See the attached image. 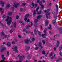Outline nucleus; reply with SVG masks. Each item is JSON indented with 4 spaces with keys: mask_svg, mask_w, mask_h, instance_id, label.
<instances>
[{
    "mask_svg": "<svg viewBox=\"0 0 62 62\" xmlns=\"http://www.w3.org/2000/svg\"><path fill=\"white\" fill-rule=\"evenodd\" d=\"M7 19L5 20V21L6 22H8V20L9 19V21L7 23V24L9 25L11 24V22L12 21V20H11L12 19V18L11 17H9L8 16H7Z\"/></svg>",
    "mask_w": 62,
    "mask_h": 62,
    "instance_id": "obj_1",
    "label": "nucleus"
},
{
    "mask_svg": "<svg viewBox=\"0 0 62 62\" xmlns=\"http://www.w3.org/2000/svg\"><path fill=\"white\" fill-rule=\"evenodd\" d=\"M31 6L32 7H31V8H33L34 7V6H35V8H36L37 7L38 5L37 4H35H35H34V3H31Z\"/></svg>",
    "mask_w": 62,
    "mask_h": 62,
    "instance_id": "obj_2",
    "label": "nucleus"
},
{
    "mask_svg": "<svg viewBox=\"0 0 62 62\" xmlns=\"http://www.w3.org/2000/svg\"><path fill=\"white\" fill-rule=\"evenodd\" d=\"M1 49H0V52L1 53H2L4 51H5V50H6V48L5 47L3 46H1Z\"/></svg>",
    "mask_w": 62,
    "mask_h": 62,
    "instance_id": "obj_3",
    "label": "nucleus"
},
{
    "mask_svg": "<svg viewBox=\"0 0 62 62\" xmlns=\"http://www.w3.org/2000/svg\"><path fill=\"white\" fill-rule=\"evenodd\" d=\"M39 9V7H38L37 8L35 11L36 12H37V14H41V11L40 10L39 11V12H38V9Z\"/></svg>",
    "mask_w": 62,
    "mask_h": 62,
    "instance_id": "obj_4",
    "label": "nucleus"
},
{
    "mask_svg": "<svg viewBox=\"0 0 62 62\" xmlns=\"http://www.w3.org/2000/svg\"><path fill=\"white\" fill-rule=\"evenodd\" d=\"M51 14V13L50 12H47L46 14V17L47 19H48L49 18V17L48 16V15H50Z\"/></svg>",
    "mask_w": 62,
    "mask_h": 62,
    "instance_id": "obj_5",
    "label": "nucleus"
},
{
    "mask_svg": "<svg viewBox=\"0 0 62 62\" xmlns=\"http://www.w3.org/2000/svg\"><path fill=\"white\" fill-rule=\"evenodd\" d=\"M0 11H1V14H3L4 12V9L1 8H0Z\"/></svg>",
    "mask_w": 62,
    "mask_h": 62,
    "instance_id": "obj_6",
    "label": "nucleus"
},
{
    "mask_svg": "<svg viewBox=\"0 0 62 62\" xmlns=\"http://www.w3.org/2000/svg\"><path fill=\"white\" fill-rule=\"evenodd\" d=\"M29 14H27L25 15V18H24V20L25 21L27 20V18L29 16Z\"/></svg>",
    "mask_w": 62,
    "mask_h": 62,
    "instance_id": "obj_7",
    "label": "nucleus"
},
{
    "mask_svg": "<svg viewBox=\"0 0 62 62\" xmlns=\"http://www.w3.org/2000/svg\"><path fill=\"white\" fill-rule=\"evenodd\" d=\"M30 40H28V39H26L25 40V43L26 44H28L29 42L28 41Z\"/></svg>",
    "mask_w": 62,
    "mask_h": 62,
    "instance_id": "obj_8",
    "label": "nucleus"
},
{
    "mask_svg": "<svg viewBox=\"0 0 62 62\" xmlns=\"http://www.w3.org/2000/svg\"><path fill=\"white\" fill-rule=\"evenodd\" d=\"M0 4H1L2 5V7H4V4H5V3L2 1H0Z\"/></svg>",
    "mask_w": 62,
    "mask_h": 62,
    "instance_id": "obj_9",
    "label": "nucleus"
},
{
    "mask_svg": "<svg viewBox=\"0 0 62 62\" xmlns=\"http://www.w3.org/2000/svg\"><path fill=\"white\" fill-rule=\"evenodd\" d=\"M19 6V4L18 3H14V6L15 8H17Z\"/></svg>",
    "mask_w": 62,
    "mask_h": 62,
    "instance_id": "obj_10",
    "label": "nucleus"
},
{
    "mask_svg": "<svg viewBox=\"0 0 62 62\" xmlns=\"http://www.w3.org/2000/svg\"><path fill=\"white\" fill-rule=\"evenodd\" d=\"M13 49L14 51H16L17 50V46H14L13 48Z\"/></svg>",
    "mask_w": 62,
    "mask_h": 62,
    "instance_id": "obj_11",
    "label": "nucleus"
},
{
    "mask_svg": "<svg viewBox=\"0 0 62 62\" xmlns=\"http://www.w3.org/2000/svg\"><path fill=\"white\" fill-rule=\"evenodd\" d=\"M57 15L55 14L53 15V18H54L55 19V20H56V19H57Z\"/></svg>",
    "mask_w": 62,
    "mask_h": 62,
    "instance_id": "obj_12",
    "label": "nucleus"
},
{
    "mask_svg": "<svg viewBox=\"0 0 62 62\" xmlns=\"http://www.w3.org/2000/svg\"><path fill=\"white\" fill-rule=\"evenodd\" d=\"M11 44L10 43V42H8L7 43V45L8 46H9V47H10Z\"/></svg>",
    "mask_w": 62,
    "mask_h": 62,
    "instance_id": "obj_13",
    "label": "nucleus"
},
{
    "mask_svg": "<svg viewBox=\"0 0 62 62\" xmlns=\"http://www.w3.org/2000/svg\"><path fill=\"white\" fill-rule=\"evenodd\" d=\"M49 20H46V24H45V26H47L48 25V23Z\"/></svg>",
    "mask_w": 62,
    "mask_h": 62,
    "instance_id": "obj_14",
    "label": "nucleus"
},
{
    "mask_svg": "<svg viewBox=\"0 0 62 62\" xmlns=\"http://www.w3.org/2000/svg\"><path fill=\"white\" fill-rule=\"evenodd\" d=\"M59 41H57V43L56 44V45H57V46H56V47H58L59 46Z\"/></svg>",
    "mask_w": 62,
    "mask_h": 62,
    "instance_id": "obj_15",
    "label": "nucleus"
},
{
    "mask_svg": "<svg viewBox=\"0 0 62 62\" xmlns=\"http://www.w3.org/2000/svg\"><path fill=\"white\" fill-rule=\"evenodd\" d=\"M30 48L29 47H27L26 48L25 50L26 51H29V49Z\"/></svg>",
    "mask_w": 62,
    "mask_h": 62,
    "instance_id": "obj_16",
    "label": "nucleus"
},
{
    "mask_svg": "<svg viewBox=\"0 0 62 62\" xmlns=\"http://www.w3.org/2000/svg\"><path fill=\"white\" fill-rule=\"evenodd\" d=\"M20 58L21 59H23L25 58V56L24 55H23L22 56H20Z\"/></svg>",
    "mask_w": 62,
    "mask_h": 62,
    "instance_id": "obj_17",
    "label": "nucleus"
},
{
    "mask_svg": "<svg viewBox=\"0 0 62 62\" xmlns=\"http://www.w3.org/2000/svg\"><path fill=\"white\" fill-rule=\"evenodd\" d=\"M62 45H61L60 46L59 48V51H61L62 50Z\"/></svg>",
    "mask_w": 62,
    "mask_h": 62,
    "instance_id": "obj_18",
    "label": "nucleus"
},
{
    "mask_svg": "<svg viewBox=\"0 0 62 62\" xmlns=\"http://www.w3.org/2000/svg\"><path fill=\"white\" fill-rule=\"evenodd\" d=\"M42 16L41 15H39L37 17V19H40L42 17Z\"/></svg>",
    "mask_w": 62,
    "mask_h": 62,
    "instance_id": "obj_19",
    "label": "nucleus"
},
{
    "mask_svg": "<svg viewBox=\"0 0 62 62\" xmlns=\"http://www.w3.org/2000/svg\"><path fill=\"white\" fill-rule=\"evenodd\" d=\"M36 11H35V10H34L33 11V15L34 16H35V15H36Z\"/></svg>",
    "mask_w": 62,
    "mask_h": 62,
    "instance_id": "obj_20",
    "label": "nucleus"
},
{
    "mask_svg": "<svg viewBox=\"0 0 62 62\" xmlns=\"http://www.w3.org/2000/svg\"><path fill=\"white\" fill-rule=\"evenodd\" d=\"M23 31L25 32L26 33H28V31H27L26 30V29H23Z\"/></svg>",
    "mask_w": 62,
    "mask_h": 62,
    "instance_id": "obj_21",
    "label": "nucleus"
},
{
    "mask_svg": "<svg viewBox=\"0 0 62 62\" xmlns=\"http://www.w3.org/2000/svg\"><path fill=\"white\" fill-rule=\"evenodd\" d=\"M42 54H45L46 53H45V51L44 50H43L42 51Z\"/></svg>",
    "mask_w": 62,
    "mask_h": 62,
    "instance_id": "obj_22",
    "label": "nucleus"
},
{
    "mask_svg": "<svg viewBox=\"0 0 62 62\" xmlns=\"http://www.w3.org/2000/svg\"><path fill=\"white\" fill-rule=\"evenodd\" d=\"M49 27H48V29L51 30V29H52V27H51V24H49Z\"/></svg>",
    "mask_w": 62,
    "mask_h": 62,
    "instance_id": "obj_23",
    "label": "nucleus"
},
{
    "mask_svg": "<svg viewBox=\"0 0 62 62\" xmlns=\"http://www.w3.org/2000/svg\"><path fill=\"white\" fill-rule=\"evenodd\" d=\"M39 46L40 47H41V48H42V46H41V42H40L39 43Z\"/></svg>",
    "mask_w": 62,
    "mask_h": 62,
    "instance_id": "obj_24",
    "label": "nucleus"
},
{
    "mask_svg": "<svg viewBox=\"0 0 62 62\" xmlns=\"http://www.w3.org/2000/svg\"><path fill=\"white\" fill-rule=\"evenodd\" d=\"M60 33L61 34L62 33V28L60 29Z\"/></svg>",
    "mask_w": 62,
    "mask_h": 62,
    "instance_id": "obj_25",
    "label": "nucleus"
},
{
    "mask_svg": "<svg viewBox=\"0 0 62 62\" xmlns=\"http://www.w3.org/2000/svg\"><path fill=\"white\" fill-rule=\"evenodd\" d=\"M10 7V4H8L6 6V8H9Z\"/></svg>",
    "mask_w": 62,
    "mask_h": 62,
    "instance_id": "obj_26",
    "label": "nucleus"
},
{
    "mask_svg": "<svg viewBox=\"0 0 62 62\" xmlns=\"http://www.w3.org/2000/svg\"><path fill=\"white\" fill-rule=\"evenodd\" d=\"M29 27H30V26H29V25H28L26 27V29H28Z\"/></svg>",
    "mask_w": 62,
    "mask_h": 62,
    "instance_id": "obj_27",
    "label": "nucleus"
},
{
    "mask_svg": "<svg viewBox=\"0 0 62 62\" xmlns=\"http://www.w3.org/2000/svg\"><path fill=\"white\" fill-rule=\"evenodd\" d=\"M14 26L15 28H16V22H15V23L14 25Z\"/></svg>",
    "mask_w": 62,
    "mask_h": 62,
    "instance_id": "obj_28",
    "label": "nucleus"
},
{
    "mask_svg": "<svg viewBox=\"0 0 62 62\" xmlns=\"http://www.w3.org/2000/svg\"><path fill=\"white\" fill-rule=\"evenodd\" d=\"M12 12H9L8 13V15H12Z\"/></svg>",
    "mask_w": 62,
    "mask_h": 62,
    "instance_id": "obj_29",
    "label": "nucleus"
},
{
    "mask_svg": "<svg viewBox=\"0 0 62 62\" xmlns=\"http://www.w3.org/2000/svg\"><path fill=\"white\" fill-rule=\"evenodd\" d=\"M52 23L53 24H54L55 23V20H53L52 21Z\"/></svg>",
    "mask_w": 62,
    "mask_h": 62,
    "instance_id": "obj_30",
    "label": "nucleus"
},
{
    "mask_svg": "<svg viewBox=\"0 0 62 62\" xmlns=\"http://www.w3.org/2000/svg\"><path fill=\"white\" fill-rule=\"evenodd\" d=\"M38 22V19H35L34 20V22L35 23H37Z\"/></svg>",
    "mask_w": 62,
    "mask_h": 62,
    "instance_id": "obj_31",
    "label": "nucleus"
},
{
    "mask_svg": "<svg viewBox=\"0 0 62 62\" xmlns=\"http://www.w3.org/2000/svg\"><path fill=\"white\" fill-rule=\"evenodd\" d=\"M38 34H39V36L40 37H41V34H40V32L39 31H38Z\"/></svg>",
    "mask_w": 62,
    "mask_h": 62,
    "instance_id": "obj_32",
    "label": "nucleus"
},
{
    "mask_svg": "<svg viewBox=\"0 0 62 62\" xmlns=\"http://www.w3.org/2000/svg\"><path fill=\"white\" fill-rule=\"evenodd\" d=\"M42 37H43L44 36H46V34H42Z\"/></svg>",
    "mask_w": 62,
    "mask_h": 62,
    "instance_id": "obj_33",
    "label": "nucleus"
},
{
    "mask_svg": "<svg viewBox=\"0 0 62 62\" xmlns=\"http://www.w3.org/2000/svg\"><path fill=\"white\" fill-rule=\"evenodd\" d=\"M39 49V47H36L34 48L35 50H37Z\"/></svg>",
    "mask_w": 62,
    "mask_h": 62,
    "instance_id": "obj_34",
    "label": "nucleus"
},
{
    "mask_svg": "<svg viewBox=\"0 0 62 62\" xmlns=\"http://www.w3.org/2000/svg\"><path fill=\"white\" fill-rule=\"evenodd\" d=\"M55 6L56 7L57 10H58V5L56 4V5Z\"/></svg>",
    "mask_w": 62,
    "mask_h": 62,
    "instance_id": "obj_35",
    "label": "nucleus"
},
{
    "mask_svg": "<svg viewBox=\"0 0 62 62\" xmlns=\"http://www.w3.org/2000/svg\"><path fill=\"white\" fill-rule=\"evenodd\" d=\"M47 30V28H46L44 30V33H46V31Z\"/></svg>",
    "mask_w": 62,
    "mask_h": 62,
    "instance_id": "obj_36",
    "label": "nucleus"
},
{
    "mask_svg": "<svg viewBox=\"0 0 62 62\" xmlns=\"http://www.w3.org/2000/svg\"><path fill=\"white\" fill-rule=\"evenodd\" d=\"M2 18H3V19H4V18H6V16H5V15H4L2 16Z\"/></svg>",
    "mask_w": 62,
    "mask_h": 62,
    "instance_id": "obj_37",
    "label": "nucleus"
},
{
    "mask_svg": "<svg viewBox=\"0 0 62 62\" xmlns=\"http://www.w3.org/2000/svg\"><path fill=\"white\" fill-rule=\"evenodd\" d=\"M59 60H61V58H59V59H58L57 60V61H59Z\"/></svg>",
    "mask_w": 62,
    "mask_h": 62,
    "instance_id": "obj_38",
    "label": "nucleus"
},
{
    "mask_svg": "<svg viewBox=\"0 0 62 62\" xmlns=\"http://www.w3.org/2000/svg\"><path fill=\"white\" fill-rule=\"evenodd\" d=\"M18 38H20V39H21V36L20 35H18Z\"/></svg>",
    "mask_w": 62,
    "mask_h": 62,
    "instance_id": "obj_39",
    "label": "nucleus"
},
{
    "mask_svg": "<svg viewBox=\"0 0 62 62\" xmlns=\"http://www.w3.org/2000/svg\"><path fill=\"white\" fill-rule=\"evenodd\" d=\"M35 40V39L34 38H33L32 39V41H34Z\"/></svg>",
    "mask_w": 62,
    "mask_h": 62,
    "instance_id": "obj_40",
    "label": "nucleus"
},
{
    "mask_svg": "<svg viewBox=\"0 0 62 62\" xmlns=\"http://www.w3.org/2000/svg\"><path fill=\"white\" fill-rule=\"evenodd\" d=\"M44 8V6L42 5L41 6V8Z\"/></svg>",
    "mask_w": 62,
    "mask_h": 62,
    "instance_id": "obj_41",
    "label": "nucleus"
},
{
    "mask_svg": "<svg viewBox=\"0 0 62 62\" xmlns=\"http://www.w3.org/2000/svg\"><path fill=\"white\" fill-rule=\"evenodd\" d=\"M19 18V16H18V15H16V19H18Z\"/></svg>",
    "mask_w": 62,
    "mask_h": 62,
    "instance_id": "obj_42",
    "label": "nucleus"
},
{
    "mask_svg": "<svg viewBox=\"0 0 62 62\" xmlns=\"http://www.w3.org/2000/svg\"><path fill=\"white\" fill-rule=\"evenodd\" d=\"M26 4L25 3H23V6H25Z\"/></svg>",
    "mask_w": 62,
    "mask_h": 62,
    "instance_id": "obj_43",
    "label": "nucleus"
},
{
    "mask_svg": "<svg viewBox=\"0 0 62 62\" xmlns=\"http://www.w3.org/2000/svg\"><path fill=\"white\" fill-rule=\"evenodd\" d=\"M53 49L54 51H56V47H54Z\"/></svg>",
    "mask_w": 62,
    "mask_h": 62,
    "instance_id": "obj_44",
    "label": "nucleus"
},
{
    "mask_svg": "<svg viewBox=\"0 0 62 62\" xmlns=\"http://www.w3.org/2000/svg\"><path fill=\"white\" fill-rule=\"evenodd\" d=\"M42 42L44 44H45V41H44V40H43Z\"/></svg>",
    "mask_w": 62,
    "mask_h": 62,
    "instance_id": "obj_45",
    "label": "nucleus"
},
{
    "mask_svg": "<svg viewBox=\"0 0 62 62\" xmlns=\"http://www.w3.org/2000/svg\"><path fill=\"white\" fill-rule=\"evenodd\" d=\"M34 33L35 34V35H36V34H37L36 33V30H34Z\"/></svg>",
    "mask_w": 62,
    "mask_h": 62,
    "instance_id": "obj_46",
    "label": "nucleus"
},
{
    "mask_svg": "<svg viewBox=\"0 0 62 62\" xmlns=\"http://www.w3.org/2000/svg\"><path fill=\"white\" fill-rule=\"evenodd\" d=\"M1 34L2 35H4V32H1Z\"/></svg>",
    "mask_w": 62,
    "mask_h": 62,
    "instance_id": "obj_47",
    "label": "nucleus"
},
{
    "mask_svg": "<svg viewBox=\"0 0 62 62\" xmlns=\"http://www.w3.org/2000/svg\"><path fill=\"white\" fill-rule=\"evenodd\" d=\"M44 57H45L44 56H43L41 57L40 59H42V58H44Z\"/></svg>",
    "mask_w": 62,
    "mask_h": 62,
    "instance_id": "obj_48",
    "label": "nucleus"
},
{
    "mask_svg": "<svg viewBox=\"0 0 62 62\" xmlns=\"http://www.w3.org/2000/svg\"><path fill=\"white\" fill-rule=\"evenodd\" d=\"M7 54H9V51H7Z\"/></svg>",
    "mask_w": 62,
    "mask_h": 62,
    "instance_id": "obj_49",
    "label": "nucleus"
},
{
    "mask_svg": "<svg viewBox=\"0 0 62 62\" xmlns=\"http://www.w3.org/2000/svg\"><path fill=\"white\" fill-rule=\"evenodd\" d=\"M11 9H12V10H14V7H12L11 8Z\"/></svg>",
    "mask_w": 62,
    "mask_h": 62,
    "instance_id": "obj_50",
    "label": "nucleus"
},
{
    "mask_svg": "<svg viewBox=\"0 0 62 62\" xmlns=\"http://www.w3.org/2000/svg\"><path fill=\"white\" fill-rule=\"evenodd\" d=\"M13 31H12V30H11L10 31V33H11Z\"/></svg>",
    "mask_w": 62,
    "mask_h": 62,
    "instance_id": "obj_51",
    "label": "nucleus"
},
{
    "mask_svg": "<svg viewBox=\"0 0 62 62\" xmlns=\"http://www.w3.org/2000/svg\"><path fill=\"white\" fill-rule=\"evenodd\" d=\"M56 36H57V35H54V40H55V39H54V38H55V37Z\"/></svg>",
    "mask_w": 62,
    "mask_h": 62,
    "instance_id": "obj_52",
    "label": "nucleus"
},
{
    "mask_svg": "<svg viewBox=\"0 0 62 62\" xmlns=\"http://www.w3.org/2000/svg\"><path fill=\"white\" fill-rule=\"evenodd\" d=\"M12 44H15V42H14V41H13L12 42Z\"/></svg>",
    "mask_w": 62,
    "mask_h": 62,
    "instance_id": "obj_53",
    "label": "nucleus"
},
{
    "mask_svg": "<svg viewBox=\"0 0 62 62\" xmlns=\"http://www.w3.org/2000/svg\"><path fill=\"white\" fill-rule=\"evenodd\" d=\"M15 51H16V53H19V52L18 51V50L17 49V50H15Z\"/></svg>",
    "mask_w": 62,
    "mask_h": 62,
    "instance_id": "obj_54",
    "label": "nucleus"
},
{
    "mask_svg": "<svg viewBox=\"0 0 62 62\" xmlns=\"http://www.w3.org/2000/svg\"><path fill=\"white\" fill-rule=\"evenodd\" d=\"M31 26H33V23H32V22H31Z\"/></svg>",
    "mask_w": 62,
    "mask_h": 62,
    "instance_id": "obj_55",
    "label": "nucleus"
},
{
    "mask_svg": "<svg viewBox=\"0 0 62 62\" xmlns=\"http://www.w3.org/2000/svg\"><path fill=\"white\" fill-rule=\"evenodd\" d=\"M54 58V57H50V58L51 59H53Z\"/></svg>",
    "mask_w": 62,
    "mask_h": 62,
    "instance_id": "obj_56",
    "label": "nucleus"
},
{
    "mask_svg": "<svg viewBox=\"0 0 62 62\" xmlns=\"http://www.w3.org/2000/svg\"><path fill=\"white\" fill-rule=\"evenodd\" d=\"M37 3H39V0H37Z\"/></svg>",
    "mask_w": 62,
    "mask_h": 62,
    "instance_id": "obj_57",
    "label": "nucleus"
},
{
    "mask_svg": "<svg viewBox=\"0 0 62 62\" xmlns=\"http://www.w3.org/2000/svg\"><path fill=\"white\" fill-rule=\"evenodd\" d=\"M59 54H62V52H60L59 53Z\"/></svg>",
    "mask_w": 62,
    "mask_h": 62,
    "instance_id": "obj_58",
    "label": "nucleus"
},
{
    "mask_svg": "<svg viewBox=\"0 0 62 62\" xmlns=\"http://www.w3.org/2000/svg\"><path fill=\"white\" fill-rule=\"evenodd\" d=\"M41 3H42V1H41L40 2V3L39 4L40 6L41 5Z\"/></svg>",
    "mask_w": 62,
    "mask_h": 62,
    "instance_id": "obj_59",
    "label": "nucleus"
},
{
    "mask_svg": "<svg viewBox=\"0 0 62 62\" xmlns=\"http://www.w3.org/2000/svg\"><path fill=\"white\" fill-rule=\"evenodd\" d=\"M50 11V9H48L47 10V12H49Z\"/></svg>",
    "mask_w": 62,
    "mask_h": 62,
    "instance_id": "obj_60",
    "label": "nucleus"
},
{
    "mask_svg": "<svg viewBox=\"0 0 62 62\" xmlns=\"http://www.w3.org/2000/svg\"><path fill=\"white\" fill-rule=\"evenodd\" d=\"M37 25H37V24H36L34 25V26H36H36H37Z\"/></svg>",
    "mask_w": 62,
    "mask_h": 62,
    "instance_id": "obj_61",
    "label": "nucleus"
},
{
    "mask_svg": "<svg viewBox=\"0 0 62 62\" xmlns=\"http://www.w3.org/2000/svg\"><path fill=\"white\" fill-rule=\"evenodd\" d=\"M27 23H29V19H28L27 20Z\"/></svg>",
    "mask_w": 62,
    "mask_h": 62,
    "instance_id": "obj_62",
    "label": "nucleus"
},
{
    "mask_svg": "<svg viewBox=\"0 0 62 62\" xmlns=\"http://www.w3.org/2000/svg\"><path fill=\"white\" fill-rule=\"evenodd\" d=\"M5 59H6V58H5V57H3V60H5Z\"/></svg>",
    "mask_w": 62,
    "mask_h": 62,
    "instance_id": "obj_63",
    "label": "nucleus"
},
{
    "mask_svg": "<svg viewBox=\"0 0 62 62\" xmlns=\"http://www.w3.org/2000/svg\"><path fill=\"white\" fill-rule=\"evenodd\" d=\"M19 23H22V21H20Z\"/></svg>",
    "mask_w": 62,
    "mask_h": 62,
    "instance_id": "obj_64",
    "label": "nucleus"
}]
</instances>
